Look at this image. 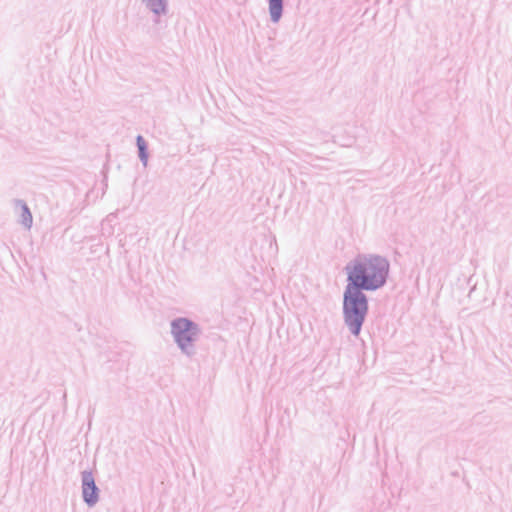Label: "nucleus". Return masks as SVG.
<instances>
[{
  "label": "nucleus",
  "mask_w": 512,
  "mask_h": 512,
  "mask_svg": "<svg viewBox=\"0 0 512 512\" xmlns=\"http://www.w3.org/2000/svg\"><path fill=\"white\" fill-rule=\"evenodd\" d=\"M348 284L363 290H375L385 282L388 263L379 256H362L346 268Z\"/></svg>",
  "instance_id": "nucleus-1"
},
{
  "label": "nucleus",
  "mask_w": 512,
  "mask_h": 512,
  "mask_svg": "<svg viewBox=\"0 0 512 512\" xmlns=\"http://www.w3.org/2000/svg\"><path fill=\"white\" fill-rule=\"evenodd\" d=\"M137 145L140 151L141 158H145V141L141 136L137 137Z\"/></svg>",
  "instance_id": "nucleus-6"
},
{
  "label": "nucleus",
  "mask_w": 512,
  "mask_h": 512,
  "mask_svg": "<svg viewBox=\"0 0 512 512\" xmlns=\"http://www.w3.org/2000/svg\"><path fill=\"white\" fill-rule=\"evenodd\" d=\"M172 333L182 349L188 348L196 336V326L185 318H180L172 323Z\"/></svg>",
  "instance_id": "nucleus-3"
},
{
  "label": "nucleus",
  "mask_w": 512,
  "mask_h": 512,
  "mask_svg": "<svg viewBox=\"0 0 512 512\" xmlns=\"http://www.w3.org/2000/svg\"><path fill=\"white\" fill-rule=\"evenodd\" d=\"M83 498L89 505H93L98 500V490L91 473H83L82 484Z\"/></svg>",
  "instance_id": "nucleus-4"
},
{
  "label": "nucleus",
  "mask_w": 512,
  "mask_h": 512,
  "mask_svg": "<svg viewBox=\"0 0 512 512\" xmlns=\"http://www.w3.org/2000/svg\"><path fill=\"white\" fill-rule=\"evenodd\" d=\"M362 288L347 284L344 293L345 322L351 332L358 335L367 313V300L362 293Z\"/></svg>",
  "instance_id": "nucleus-2"
},
{
  "label": "nucleus",
  "mask_w": 512,
  "mask_h": 512,
  "mask_svg": "<svg viewBox=\"0 0 512 512\" xmlns=\"http://www.w3.org/2000/svg\"><path fill=\"white\" fill-rule=\"evenodd\" d=\"M24 212H26L28 214V216H29V219H31V215H30V213H29V211H28V209L26 207H24Z\"/></svg>",
  "instance_id": "nucleus-7"
},
{
  "label": "nucleus",
  "mask_w": 512,
  "mask_h": 512,
  "mask_svg": "<svg viewBox=\"0 0 512 512\" xmlns=\"http://www.w3.org/2000/svg\"><path fill=\"white\" fill-rule=\"evenodd\" d=\"M269 11L272 20L279 21L282 14V0H269Z\"/></svg>",
  "instance_id": "nucleus-5"
}]
</instances>
